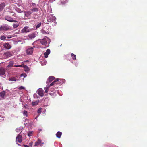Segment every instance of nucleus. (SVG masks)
<instances>
[{"mask_svg":"<svg viewBox=\"0 0 147 147\" xmlns=\"http://www.w3.org/2000/svg\"><path fill=\"white\" fill-rule=\"evenodd\" d=\"M59 80L58 79H56L53 82L51 83L49 86V87H50L53 85V88L57 89L58 88V82H57V81H58Z\"/></svg>","mask_w":147,"mask_h":147,"instance_id":"1","label":"nucleus"},{"mask_svg":"<svg viewBox=\"0 0 147 147\" xmlns=\"http://www.w3.org/2000/svg\"><path fill=\"white\" fill-rule=\"evenodd\" d=\"M47 18L48 22H52L54 21L56 19L55 17L51 14H50L47 16Z\"/></svg>","mask_w":147,"mask_h":147,"instance_id":"2","label":"nucleus"},{"mask_svg":"<svg viewBox=\"0 0 147 147\" xmlns=\"http://www.w3.org/2000/svg\"><path fill=\"white\" fill-rule=\"evenodd\" d=\"M9 29V26L7 24H3L0 27L1 31H7Z\"/></svg>","mask_w":147,"mask_h":147,"instance_id":"3","label":"nucleus"},{"mask_svg":"<svg viewBox=\"0 0 147 147\" xmlns=\"http://www.w3.org/2000/svg\"><path fill=\"white\" fill-rule=\"evenodd\" d=\"M5 20L10 22H17V21L14 20L9 15L6 16H5Z\"/></svg>","mask_w":147,"mask_h":147,"instance_id":"4","label":"nucleus"},{"mask_svg":"<svg viewBox=\"0 0 147 147\" xmlns=\"http://www.w3.org/2000/svg\"><path fill=\"white\" fill-rule=\"evenodd\" d=\"M20 134L21 133L19 134L16 138V141H17L19 143H21L22 142V137Z\"/></svg>","mask_w":147,"mask_h":147,"instance_id":"5","label":"nucleus"},{"mask_svg":"<svg viewBox=\"0 0 147 147\" xmlns=\"http://www.w3.org/2000/svg\"><path fill=\"white\" fill-rule=\"evenodd\" d=\"M38 40H40V43L43 45L46 46L47 44V40L46 38H44L42 39H39Z\"/></svg>","mask_w":147,"mask_h":147,"instance_id":"6","label":"nucleus"},{"mask_svg":"<svg viewBox=\"0 0 147 147\" xmlns=\"http://www.w3.org/2000/svg\"><path fill=\"white\" fill-rule=\"evenodd\" d=\"M37 92L40 96L42 97L43 96V90L42 89H38L37 91Z\"/></svg>","mask_w":147,"mask_h":147,"instance_id":"7","label":"nucleus"},{"mask_svg":"<svg viewBox=\"0 0 147 147\" xmlns=\"http://www.w3.org/2000/svg\"><path fill=\"white\" fill-rule=\"evenodd\" d=\"M12 55V53L10 52H7L4 53L3 54V56L5 58L10 57Z\"/></svg>","mask_w":147,"mask_h":147,"instance_id":"8","label":"nucleus"},{"mask_svg":"<svg viewBox=\"0 0 147 147\" xmlns=\"http://www.w3.org/2000/svg\"><path fill=\"white\" fill-rule=\"evenodd\" d=\"M33 48L32 47L28 48L26 50V52L28 55H31L33 53Z\"/></svg>","mask_w":147,"mask_h":147,"instance_id":"9","label":"nucleus"},{"mask_svg":"<svg viewBox=\"0 0 147 147\" xmlns=\"http://www.w3.org/2000/svg\"><path fill=\"white\" fill-rule=\"evenodd\" d=\"M30 30L28 27L26 26L22 29L21 31L22 33H27L29 32Z\"/></svg>","mask_w":147,"mask_h":147,"instance_id":"10","label":"nucleus"},{"mask_svg":"<svg viewBox=\"0 0 147 147\" xmlns=\"http://www.w3.org/2000/svg\"><path fill=\"white\" fill-rule=\"evenodd\" d=\"M24 16L25 19H26L25 17H28L32 14V12L30 11H27L24 12Z\"/></svg>","mask_w":147,"mask_h":147,"instance_id":"11","label":"nucleus"},{"mask_svg":"<svg viewBox=\"0 0 147 147\" xmlns=\"http://www.w3.org/2000/svg\"><path fill=\"white\" fill-rule=\"evenodd\" d=\"M55 78V77L53 76H51L49 77L48 79L47 80L46 83L47 84H49V83L51 82Z\"/></svg>","mask_w":147,"mask_h":147,"instance_id":"12","label":"nucleus"},{"mask_svg":"<svg viewBox=\"0 0 147 147\" xmlns=\"http://www.w3.org/2000/svg\"><path fill=\"white\" fill-rule=\"evenodd\" d=\"M50 53V50L49 49H48L47 50L46 52L44 53V57L45 58H47L48 57Z\"/></svg>","mask_w":147,"mask_h":147,"instance_id":"13","label":"nucleus"},{"mask_svg":"<svg viewBox=\"0 0 147 147\" xmlns=\"http://www.w3.org/2000/svg\"><path fill=\"white\" fill-rule=\"evenodd\" d=\"M36 33H33L32 34H30L28 35L29 38L30 39H33L36 36Z\"/></svg>","mask_w":147,"mask_h":147,"instance_id":"14","label":"nucleus"},{"mask_svg":"<svg viewBox=\"0 0 147 147\" xmlns=\"http://www.w3.org/2000/svg\"><path fill=\"white\" fill-rule=\"evenodd\" d=\"M4 46L5 48L7 49H9L11 47L10 45L8 43H6L4 45Z\"/></svg>","mask_w":147,"mask_h":147,"instance_id":"15","label":"nucleus"},{"mask_svg":"<svg viewBox=\"0 0 147 147\" xmlns=\"http://www.w3.org/2000/svg\"><path fill=\"white\" fill-rule=\"evenodd\" d=\"M14 64V62L13 61H10L9 63V65L8 66H7L6 67V69H8L9 67H12L13 66V64Z\"/></svg>","mask_w":147,"mask_h":147,"instance_id":"16","label":"nucleus"},{"mask_svg":"<svg viewBox=\"0 0 147 147\" xmlns=\"http://www.w3.org/2000/svg\"><path fill=\"white\" fill-rule=\"evenodd\" d=\"M5 72V70L3 68H0V74L4 75Z\"/></svg>","mask_w":147,"mask_h":147,"instance_id":"17","label":"nucleus"},{"mask_svg":"<svg viewBox=\"0 0 147 147\" xmlns=\"http://www.w3.org/2000/svg\"><path fill=\"white\" fill-rule=\"evenodd\" d=\"M39 144H40V145H42V144H41V141L39 139H38V140L36 142H35V146H37Z\"/></svg>","mask_w":147,"mask_h":147,"instance_id":"18","label":"nucleus"},{"mask_svg":"<svg viewBox=\"0 0 147 147\" xmlns=\"http://www.w3.org/2000/svg\"><path fill=\"white\" fill-rule=\"evenodd\" d=\"M5 6V4L4 3L0 4V11H2Z\"/></svg>","mask_w":147,"mask_h":147,"instance_id":"19","label":"nucleus"},{"mask_svg":"<svg viewBox=\"0 0 147 147\" xmlns=\"http://www.w3.org/2000/svg\"><path fill=\"white\" fill-rule=\"evenodd\" d=\"M62 133L61 132L58 131L57 132V133L56 134V135L57 138H60L61 136L62 135Z\"/></svg>","mask_w":147,"mask_h":147,"instance_id":"20","label":"nucleus"},{"mask_svg":"<svg viewBox=\"0 0 147 147\" xmlns=\"http://www.w3.org/2000/svg\"><path fill=\"white\" fill-rule=\"evenodd\" d=\"M5 94V91H2L0 92V96L2 98H3L4 97Z\"/></svg>","mask_w":147,"mask_h":147,"instance_id":"21","label":"nucleus"},{"mask_svg":"<svg viewBox=\"0 0 147 147\" xmlns=\"http://www.w3.org/2000/svg\"><path fill=\"white\" fill-rule=\"evenodd\" d=\"M9 80L11 81H16V79L15 77H11L9 79Z\"/></svg>","mask_w":147,"mask_h":147,"instance_id":"22","label":"nucleus"},{"mask_svg":"<svg viewBox=\"0 0 147 147\" xmlns=\"http://www.w3.org/2000/svg\"><path fill=\"white\" fill-rule=\"evenodd\" d=\"M23 67L25 69L26 71H28L29 70V68L26 65H23Z\"/></svg>","mask_w":147,"mask_h":147,"instance_id":"23","label":"nucleus"},{"mask_svg":"<svg viewBox=\"0 0 147 147\" xmlns=\"http://www.w3.org/2000/svg\"><path fill=\"white\" fill-rule=\"evenodd\" d=\"M13 26L14 28H16L19 26V24L17 22L16 23L13 24Z\"/></svg>","mask_w":147,"mask_h":147,"instance_id":"24","label":"nucleus"},{"mask_svg":"<svg viewBox=\"0 0 147 147\" xmlns=\"http://www.w3.org/2000/svg\"><path fill=\"white\" fill-rule=\"evenodd\" d=\"M39 101L33 102L32 103V105L33 106L36 105H37Z\"/></svg>","mask_w":147,"mask_h":147,"instance_id":"25","label":"nucleus"},{"mask_svg":"<svg viewBox=\"0 0 147 147\" xmlns=\"http://www.w3.org/2000/svg\"><path fill=\"white\" fill-rule=\"evenodd\" d=\"M71 55L72 59L73 60H75L76 59V55H74L73 53H72L71 54Z\"/></svg>","mask_w":147,"mask_h":147,"instance_id":"26","label":"nucleus"},{"mask_svg":"<svg viewBox=\"0 0 147 147\" xmlns=\"http://www.w3.org/2000/svg\"><path fill=\"white\" fill-rule=\"evenodd\" d=\"M41 22H40L38 23L37 24H36V29L39 28L40 26L41 25Z\"/></svg>","mask_w":147,"mask_h":147,"instance_id":"27","label":"nucleus"},{"mask_svg":"<svg viewBox=\"0 0 147 147\" xmlns=\"http://www.w3.org/2000/svg\"><path fill=\"white\" fill-rule=\"evenodd\" d=\"M31 11L33 12H37L38 11V9L36 8H33L31 9Z\"/></svg>","mask_w":147,"mask_h":147,"instance_id":"28","label":"nucleus"},{"mask_svg":"<svg viewBox=\"0 0 147 147\" xmlns=\"http://www.w3.org/2000/svg\"><path fill=\"white\" fill-rule=\"evenodd\" d=\"M59 80L58 81H57V82H58V86H61V84H62V82L61 81H61V79H58Z\"/></svg>","mask_w":147,"mask_h":147,"instance_id":"29","label":"nucleus"},{"mask_svg":"<svg viewBox=\"0 0 147 147\" xmlns=\"http://www.w3.org/2000/svg\"><path fill=\"white\" fill-rule=\"evenodd\" d=\"M49 86L47 87H45L44 88L45 90V92L46 93H47L48 92V91L49 90Z\"/></svg>","mask_w":147,"mask_h":147,"instance_id":"30","label":"nucleus"},{"mask_svg":"<svg viewBox=\"0 0 147 147\" xmlns=\"http://www.w3.org/2000/svg\"><path fill=\"white\" fill-rule=\"evenodd\" d=\"M42 33L45 34H48L49 32L48 31H45L44 30H42Z\"/></svg>","mask_w":147,"mask_h":147,"instance_id":"31","label":"nucleus"},{"mask_svg":"<svg viewBox=\"0 0 147 147\" xmlns=\"http://www.w3.org/2000/svg\"><path fill=\"white\" fill-rule=\"evenodd\" d=\"M33 134V132L30 131L28 132V135L29 137H30L32 136V134Z\"/></svg>","mask_w":147,"mask_h":147,"instance_id":"32","label":"nucleus"},{"mask_svg":"<svg viewBox=\"0 0 147 147\" xmlns=\"http://www.w3.org/2000/svg\"><path fill=\"white\" fill-rule=\"evenodd\" d=\"M23 114L24 115L27 116V112L26 111H24L23 112Z\"/></svg>","mask_w":147,"mask_h":147,"instance_id":"33","label":"nucleus"},{"mask_svg":"<svg viewBox=\"0 0 147 147\" xmlns=\"http://www.w3.org/2000/svg\"><path fill=\"white\" fill-rule=\"evenodd\" d=\"M42 108H39L37 111V112L38 113H41V112H42Z\"/></svg>","mask_w":147,"mask_h":147,"instance_id":"34","label":"nucleus"},{"mask_svg":"<svg viewBox=\"0 0 147 147\" xmlns=\"http://www.w3.org/2000/svg\"><path fill=\"white\" fill-rule=\"evenodd\" d=\"M6 38L4 36H2L1 37L0 39L2 40H5Z\"/></svg>","mask_w":147,"mask_h":147,"instance_id":"35","label":"nucleus"},{"mask_svg":"<svg viewBox=\"0 0 147 147\" xmlns=\"http://www.w3.org/2000/svg\"><path fill=\"white\" fill-rule=\"evenodd\" d=\"M21 76L22 77L24 76V77H26V75L25 73H22V74H21Z\"/></svg>","mask_w":147,"mask_h":147,"instance_id":"36","label":"nucleus"},{"mask_svg":"<svg viewBox=\"0 0 147 147\" xmlns=\"http://www.w3.org/2000/svg\"><path fill=\"white\" fill-rule=\"evenodd\" d=\"M24 89L25 88L22 86L19 87L18 88L19 90Z\"/></svg>","mask_w":147,"mask_h":147,"instance_id":"37","label":"nucleus"},{"mask_svg":"<svg viewBox=\"0 0 147 147\" xmlns=\"http://www.w3.org/2000/svg\"><path fill=\"white\" fill-rule=\"evenodd\" d=\"M28 105L27 104H25L24 105V107L26 108H28Z\"/></svg>","mask_w":147,"mask_h":147,"instance_id":"38","label":"nucleus"},{"mask_svg":"<svg viewBox=\"0 0 147 147\" xmlns=\"http://www.w3.org/2000/svg\"><path fill=\"white\" fill-rule=\"evenodd\" d=\"M33 142H30L29 143V145L30 146H32V145Z\"/></svg>","mask_w":147,"mask_h":147,"instance_id":"39","label":"nucleus"},{"mask_svg":"<svg viewBox=\"0 0 147 147\" xmlns=\"http://www.w3.org/2000/svg\"><path fill=\"white\" fill-rule=\"evenodd\" d=\"M23 65H18V67H23Z\"/></svg>","mask_w":147,"mask_h":147,"instance_id":"40","label":"nucleus"},{"mask_svg":"<svg viewBox=\"0 0 147 147\" xmlns=\"http://www.w3.org/2000/svg\"><path fill=\"white\" fill-rule=\"evenodd\" d=\"M23 146L24 147H29L28 146L26 145H23Z\"/></svg>","mask_w":147,"mask_h":147,"instance_id":"41","label":"nucleus"},{"mask_svg":"<svg viewBox=\"0 0 147 147\" xmlns=\"http://www.w3.org/2000/svg\"><path fill=\"white\" fill-rule=\"evenodd\" d=\"M36 5V4L34 3H32V6H34Z\"/></svg>","mask_w":147,"mask_h":147,"instance_id":"42","label":"nucleus"},{"mask_svg":"<svg viewBox=\"0 0 147 147\" xmlns=\"http://www.w3.org/2000/svg\"><path fill=\"white\" fill-rule=\"evenodd\" d=\"M18 12L19 13H21V12H22V11H21V10L20 9H19V10L18 11Z\"/></svg>","mask_w":147,"mask_h":147,"instance_id":"43","label":"nucleus"},{"mask_svg":"<svg viewBox=\"0 0 147 147\" xmlns=\"http://www.w3.org/2000/svg\"><path fill=\"white\" fill-rule=\"evenodd\" d=\"M13 16H14L15 17H16V15L15 13H14L13 15Z\"/></svg>","mask_w":147,"mask_h":147,"instance_id":"44","label":"nucleus"},{"mask_svg":"<svg viewBox=\"0 0 147 147\" xmlns=\"http://www.w3.org/2000/svg\"><path fill=\"white\" fill-rule=\"evenodd\" d=\"M28 62V60L24 61V62Z\"/></svg>","mask_w":147,"mask_h":147,"instance_id":"45","label":"nucleus"},{"mask_svg":"<svg viewBox=\"0 0 147 147\" xmlns=\"http://www.w3.org/2000/svg\"><path fill=\"white\" fill-rule=\"evenodd\" d=\"M14 67H18V65H14Z\"/></svg>","mask_w":147,"mask_h":147,"instance_id":"46","label":"nucleus"},{"mask_svg":"<svg viewBox=\"0 0 147 147\" xmlns=\"http://www.w3.org/2000/svg\"><path fill=\"white\" fill-rule=\"evenodd\" d=\"M11 38V37H8V38Z\"/></svg>","mask_w":147,"mask_h":147,"instance_id":"47","label":"nucleus"},{"mask_svg":"<svg viewBox=\"0 0 147 147\" xmlns=\"http://www.w3.org/2000/svg\"><path fill=\"white\" fill-rule=\"evenodd\" d=\"M35 119H37V117H36V118H35Z\"/></svg>","mask_w":147,"mask_h":147,"instance_id":"48","label":"nucleus"},{"mask_svg":"<svg viewBox=\"0 0 147 147\" xmlns=\"http://www.w3.org/2000/svg\"><path fill=\"white\" fill-rule=\"evenodd\" d=\"M53 1H55V0H53Z\"/></svg>","mask_w":147,"mask_h":147,"instance_id":"49","label":"nucleus"}]
</instances>
